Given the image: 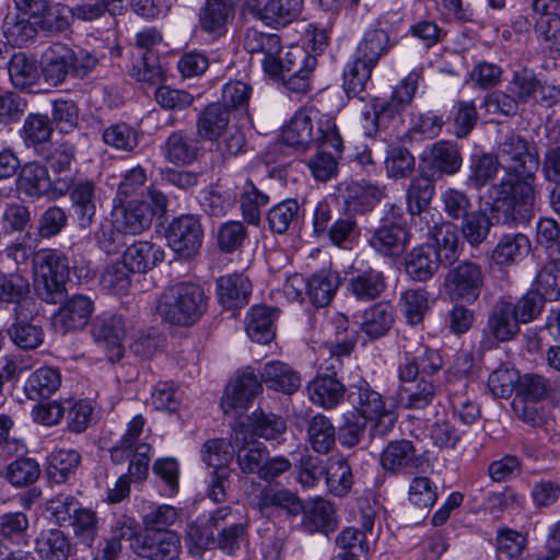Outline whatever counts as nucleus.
Masks as SVG:
<instances>
[{
  "instance_id": "nucleus-1",
  "label": "nucleus",
  "mask_w": 560,
  "mask_h": 560,
  "mask_svg": "<svg viewBox=\"0 0 560 560\" xmlns=\"http://www.w3.org/2000/svg\"><path fill=\"white\" fill-rule=\"evenodd\" d=\"M497 159L505 174L499 184L488 190L492 207L500 202L511 211L504 222H525L532 215L535 201V174L539 167V156L520 135L510 132L499 144Z\"/></svg>"
},
{
  "instance_id": "nucleus-2",
  "label": "nucleus",
  "mask_w": 560,
  "mask_h": 560,
  "mask_svg": "<svg viewBox=\"0 0 560 560\" xmlns=\"http://www.w3.org/2000/svg\"><path fill=\"white\" fill-rule=\"evenodd\" d=\"M282 140L289 147L305 151L313 144L330 148L336 152L343 149L342 138L336 120L315 109H300L282 129Z\"/></svg>"
},
{
  "instance_id": "nucleus-3",
  "label": "nucleus",
  "mask_w": 560,
  "mask_h": 560,
  "mask_svg": "<svg viewBox=\"0 0 560 560\" xmlns=\"http://www.w3.org/2000/svg\"><path fill=\"white\" fill-rule=\"evenodd\" d=\"M207 310V296L199 284L180 282L167 288L156 303L158 314L166 322L189 326Z\"/></svg>"
},
{
  "instance_id": "nucleus-4",
  "label": "nucleus",
  "mask_w": 560,
  "mask_h": 560,
  "mask_svg": "<svg viewBox=\"0 0 560 560\" xmlns=\"http://www.w3.org/2000/svg\"><path fill=\"white\" fill-rule=\"evenodd\" d=\"M275 70L262 68L272 79L280 80L285 88L295 94H305L311 89V77L317 60L301 46H290L285 51L271 56Z\"/></svg>"
},
{
  "instance_id": "nucleus-5",
  "label": "nucleus",
  "mask_w": 560,
  "mask_h": 560,
  "mask_svg": "<svg viewBox=\"0 0 560 560\" xmlns=\"http://www.w3.org/2000/svg\"><path fill=\"white\" fill-rule=\"evenodd\" d=\"M36 273V291L47 303H59L66 293V282L69 279L67 257L57 249L38 250L33 258Z\"/></svg>"
},
{
  "instance_id": "nucleus-6",
  "label": "nucleus",
  "mask_w": 560,
  "mask_h": 560,
  "mask_svg": "<svg viewBox=\"0 0 560 560\" xmlns=\"http://www.w3.org/2000/svg\"><path fill=\"white\" fill-rule=\"evenodd\" d=\"M347 399L365 421H374L373 436H385L394 428L396 416L387 408L381 394L368 383L351 386Z\"/></svg>"
},
{
  "instance_id": "nucleus-7",
  "label": "nucleus",
  "mask_w": 560,
  "mask_h": 560,
  "mask_svg": "<svg viewBox=\"0 0 560 560\" xmlns=\"http://www.w3.org/2000/svg\"><path fill=\"white\" fill-rule=\"evenodd\" d=\"M483 268L471 260H462L448 269L444 278V291L455 302H476L485 285Z\"/></svg>"
},
{
  "instance_id": "nucleus-8",
  "label": "nucleus",
  "mask_w": 560,
  "mask_h": 560,
  "mask_svg": "<svg viewBox=\"0 0 560 560\" xmlns=\"http://www.w3.org/2000/svg\"><path fill=\"white\" fill-rule=\"evenodd\" d=\"M71 185L72 176L66 174L51 182L47 168L37 163L25 164L16 180L19 192L33 200L47 196L49 192L54 197L63 196L69 191Z\"/></svg>"
},
{
  "instance_id": "nucleus-9",
  "label": "nucleus",
  "mask_w": 560,
  "mask_h": 560,
  "mask_svg": "<svg viewBox=\"0 0 560 560\" xmlns=\"http://www.w3.org/2000/svg\"><path fill=\"white\" fill-rule=\"evenodd\" d=\"M380 463L385 471L393 475L415 474L429 466L427 452L406 439L387 443L381 453Z\"/></svg>"
},
{
  "instance_id": "nucleus-10",
  "label": "nucleus",
  "mask_w": 560,
  "mask_h": 560,
  "mask_svg": "<svg viewBox=\"0 0 560 560\" xmlns=\"http://www.w3.org/2000/svg\"><path fill=\"white\" fill-rule=\"evenodd\" d=\"M245 8L256 19L271 27L287 26L303 12V0H246Z\"/></svg>"
},
{
  "instance_id": "nucleus-11",
  "label": "nucleus",
  "mask_w": 560,
  "mask_h": 560,
  "mask_svg": "<svg viewBox=\"0 0 560 560\" xmlns=\"http://www.w3.org/2000/svg\"><path fill=\"white\" fill-rule=\"evenodd\" d=\"M203 238V230L197 217L187 214L174 219L166 231L170 247L184 258L198 253Z\"/></svg>"
},
{
  "instance_id": "nucleus-12",
  "label": "nucleus",
  "mask_w": 560,
  "mask_h": 560,
  "mask_svg": "<svg viewBox=\"0 0 560 560\" xmlns=\"http://www.w3.org/2000/svg\"><path fill=\"white\" fill-rule=\"evenodd\" d=\"M135 552L150 560H174L182 550L180 537L174 530H144L131 544Z\"/></svg>"
},
{
  "instance_id": "nucleus-13",
  "label": "nucleus",
  "mask_w": 560,
  "mask_h": 560,
  "mask_svg": "<svg viewBox=\"0 0 560 560\" xmlns=\"http://www.w3.org/2000/svg\"><path fill=\"white\" fill-rule=\"evenodd\" d=\"M126 323L119 315L104 313L96 317L92 326V336L107 353L109 361L122 358L125 352Z\"/></svg>"
},
{
  "instance_id": "nucleus-14",
  "label": "nucleus",
  "mask_w": 560,
  "mask_h": 560,
  "mask_svg": "<svg viewBox=\"0 0 560 560\" xmlns=\"http://www.w3.org/2000/svg\"><path fill=\"white\" fill-rule=\"evenodd\" d=\"M233 454H235L240 470L246 475L258 476L269 455L267 446L254 439L253 435H248L245 431V424L242 422L233 429Z\"/></svg>"
},
{
  "instance_id": "nucleus-15",
  "label": "nucleus",
  "mask_w": 560,
  "mask_h": 560,
  "mask_svg": "<svg viewBox=\"0 0 560 560\" xmlns=\"http://www.w3.org/2000/svg\"><path fill=\"white\" fill-rule=\"evenodd\" d=\"M443 366V359L438 350L418 345L404 346V357L398 365L399 381H412L419 374L433 375Z\"/></svg>"
},
{
  "instance_id": "nucleus-16",
  "label": "nucleus",
  "mask_w": 560,
  "mask_h": 560,
  "mask_svg": "<svg viewBox=\"0 0 560 560\" xmlns=\"http://www.w3.org/2000/svg\"><path fill=\"white\" fill-rule=\"evenodd\" d=\"M261 392V382L253 372H244L231 382L224 390L221 407L225 415L241 416Z\"/></svg>"
},
{
  "instance_id": "nucleus-17",
  "label": "nucleus",
  "mask_w": 560,
  "mask_h": 560,
  "mask_svg": "<svg viewBox=\"0 0 560 560\" xmlns=\"http://www.w3.org/2000/svg\"><path fill=\"white\" fill-rule=\"evenodd\" d=\"M261 392V382L253 372H244L231 382L224 390L221 407L225 415L241 416Z\"/></svg>"
},
{
  "instance_id": "nucleus-18",
  "label": "nucleus",
  "mask_w": 560,
  "mask_h": 560,
  "mask_svg": "<svg viewBox=\"0 0 560 560\" xmlns=\"http://www.w3.org/2000/svg\"><path fill=\"white\" fill-rule=\"evenodd\" d=\"M112 220L114 228L122 234L138 235L151 226L153 213L144 201H129L122 203L121 199H114Z\"/></svg>"
},
{
  "instance_id": "nucleus-19",
  "label": "nucleus",
  "mask_w": 560,
  "mask_h": 560,
  "mask_svg": "<svg viewBox=\"0 0 560 560\" xmlns=\"http://www.w3.org/2000/svg\"><path fill=\"white\" fill-rule=\"evenodd\" d=\"M74 50L63 44H54L43 55L42 77L50 86H59L72 73Z\"/></svg>"
},
{
  "instance_id": "nucleus-20",
  "label": "nucleus",
  "mask_w": 560,
  "mask_h": 560,
  "mask_svg": "<svg viewBox=\"0 0 560 560\" xmlns=\"http://www.w3.org/2000/svg\"><path fill=\"white\" fill-rule=\"evenodd\" d=\"M93 310L94 303L89 296L75 294L55 314L52 325L61 334L81 329L89 323Z\"/></svg>"
},
{
  "instance_id": "nucleus-21",
  "label": "nucleus",
  "mask_w": 560,
  "mask_h": 560,
  "mask_svg": "<svg viewBox=\"0 0 560 560\" xmlns=\"http://www.w3.org/2000/svg\"><path fill=\"white\" fill-rule=\"evenodd\" d=\"M217 298L225 310H238L249 303L252 283L242 273H230L218 278L215 282Z\"/></svg>"
},
{
  "instance_id": "nucleus-22",
  "label": "nucleus",
  "mask_w": 560,
  "mask_h": 560,
  "mask_svg": "<svg viewBox=\"0 0 560 560\" xmlns=\"http://www.w3.org/2000/svg\"><path fill=\"white\" fill-rule=\"evenodd\" d=\"M384 197L383 189L365 182H351L341 189V198L349 212L364 214Z\"/></svg>"
},
{
  "instance_id": "nucleus-23",
  "label": "nucleus",
  "mask_w": 560,
  "mask_h": 560,
  "mask_svg": "<svg viewBox=\"0 0 560 560\" xmlns=\"http://www.w3.org/2000/svg\"><path fill=\"white\" fill-rule=\"evenodd\" d=\"M69 191L78 225L81 229H88L93 223L96 214V186L94 182L90 179H82L74 183L72 178V185Z\"/></svg>"
},
{
  "instance_id": "nucleus-24",
  "label": "nucleus",
  "mask_w": 560,
  "mask_h": 560,
  "mask_svg": "<svg viewBox=\"0 0 560 560\" xmlns=\"http://www.w3.org/2000/svg\"><path fill=\"white\" fill-rule=\"evenodd\" d=\"M8 74L12 86L22 92H33L42 78L37 60L19 51L11 56L8 63Z\"/></svg>"
},
{
  "instance_id": "nucleus-25",
  "label": "nucleus",
  "mask_w": 560,
  "mask_h": 560,
  "mask_svg": "<svg viewBox=\"0 0 560 560\" xmlns=\"http://www.w3.org/2000/svg\"><path fill=\"white\" fill-rule=\"evenodd\" d=\"M409 243V233L397 223L385 222L369 238V245L382 256H398Z\"/></svg>"
},
{
  "instance_id": "nucleus-26",
  "label": "nucleus",
  "mask_w": 560,
  "mask_h": 560,
  "mask_svg": "<svg viewBox=\"0 0 560 560\" xmlns=\"http://www.w3.org/2000/svg\"><path fill=\"white\" fill-rule=\"evenodd\" d=\"M234 14L232 3L224 0H207L199 12V26L212 38H219L226 33V25L233 20Z\"/></svg>"
},
{
  "instance_id": "nucleus-27",
  "label": "nucleus",
  "mask_w": 560,
  "mask_h": 560,
  "mask_svg": "<svg viewBox=\"0 0 560 560\" xmlns=\"http://www.w3.org/2000/svg\"><path fill=\"white\" fill-rule=\"evenodd\" d=\"M230 116V109L220 102L207 105L197 117V135L206 141H218L229 127Z\"/></svg>"
},
{
  "instance_id": "nucleus-28",
  "label": "nucleus",
  "mask_w": 560,
  "mask_h": 560,
  "mask_svg": "<svg viewBox=\"0 0 560 560\" xmlns=\"http://www.w3.org/2000/svg\"><path fill=\"white\" fill-rule=\"evenodd\" d=\"M269 389L292 395L301 386L300 374L281 361L266 363L260 372V381Z\"/></svg>"
},
{
  "instance_id": "nucleus-29",
  "label": "nucleus",
  "mask_w": 560,
  "mask_h": 560,
  "mask_svg": "<svg viewBox=\"0 0 560 560\" xmlns=\"http://www.w3.org/2000/svg\"><path fill=\"white\" fill-rule=\"evenodd\" d=\"M310 399L324 409L337 407L345 398L346 388L335 376L318 374L307 385Z\"/></svg>"
},
{
  "instance_id": "nucleus-30",
  "label": "nucleus",
  "mask_w": 560,
  "mask_h": 560,
  "mask_svg": "<svg viewBox=\"0 0 560 560\" xmlns=\"http://www.w3.org/2000/svg\"><path fill=\"white\" fill-rule=\"evenodd\" d=\"M301 528L307 534H328L336 527L335 510L332 504L322 498L303 506Z\"/></svg>"
},
{
  "instance_id": "nucleus-31",
  "label": "nucleus",
  "mask_w": 560,
  "mask_h": 560,
  "mask_svg": "<svg viewBox=\"0 0 560 560\" xmlns=\"http://www.w3.org/2000/svg\"><path fill=\"white\" fill-rule=\"evenodd\" d=\"M35 551L42 560H68L73 546L62 530L51 528L40 532L35 539Z\"/></svg>"
},
{
  "instance_id": "nucleus-32",
  "label": "nucleus",
  "mask_w": 560,
  "mask_h": 560,
  "mask_svg": "<svg viewBox=\"0 0 560 560\" xmlns=\"http://www.w3.org/2000/svg\"><path fill=\"white\" fill-rule=\"evenodd\" d=\"M520 325L511 302L503 299L497 301L488 317V328L492 336L498 341L511 340L518 334Z\"/></svg>"
},
{
  "instance_id": "nucleus-33",
  "label": "nucleus",
  "mask_w": 560,
  "mask_h": 560,
  "mask_svg": "<svg viewBox=\"0 0 560 560\" xmlns=\"http://www.w3.org/2000/svg\"><path fill=\"white\" fill-rule=\"evenodd\" d=\"M165 258L162 247L151 242H136L130 245L122 256V264L133 272H145L152 269Z\"/></svg>"
},
{
  "instance_id": "nucleus-34",
  "label": "nucleus",
  "mask_w": 560,
  "mask_h": 560,
  "mask_svg": "<svg viewBox=\"0 0 560 560\" xmlns=\"http://www.w3.org/2000/svg\"><path fill=\"white\" fill-rule=\"evenodd\" d=\"M394 320V307L387 302H378L363 312L361 330L370 339H378L389 332Z\"/></svg>"
},
{
  "instance_id": "nucleus-35",
  "label": "nucleus",
  "mask_w": 560,
  "mask_h": 560,
  "mask_svg": "<svg viewBox=\"0 0 560 560\" xmlns=\"http://www.w3.org/2000/svg\"><path fill=\"white\" fill-rule=\"evenodd\" d=\"M61 385L58 370L44 366L35 370L24 384V393L31 400L46 399L52 396Z\"/></svg>"
},
{
  "instance_id": "nucleus-36",
  "label": "nucleus",
  "mask_w": 560,
  "mask_h": 560,
  "mask_svg": "<svg viewBox=\"0 0 560 560\" xmlns=\"http://www.w3.org/2000/svg\"><path fill=\"white\" fill-rule=\"evenodd\" d=\"M339 285L337 271L322 269L308 279L307 296L314 306L325 307L334 299Z\"/></svg>"
},
{
  "instance_id": "nucleus-37",
  "label": "nucleus",
  "mask_w": 560,
  "mask_h": 560,
  "mask_svg": "<svg viewBox=\"0 0 560 560\" xmlns=\"http://www.w3.org/2000/svg\"><path fill=\"white\" fill-rule=\"evenodd\" d=\"M164 158L175 165H189L198 156V141L183 131L172 132L162 147Z\"/></svg>"
},
{
  "instance_id": "nucleus-38",
  "label": "nucleus",
  "mask_w": 560,
  "mask_h": 560,
  "mask_svg": "<svg viewBox=\"0 0 560 560\" xmlns=\"http://www.w3.org/2000/svg\"><path fill=\"white\" fill-rule=\"evenodd\" d=\"M401 108L392 101L375 100L371 109L363 112L362 128L368 137H376L395 120Z\"/></svg>"
},
{
  "instance_id": "nucleus-39",
  "label": "nucleus",
  "mask_w": 560,
  "mask_h": 560,
  "mask_svg": "<svg viewBox=\"0 0 560 560\" xmlns=\"http://www.w3.org/2000/svg\"><path fill=\"white\" fill-rule=\"evenodd\" d=\"M277 310L267 306L252 307L246 318V332L258 343H268L275 337L273 322Z\"/></svg>"
},
{
  "instance_id": "nucleus-40",
  "label": "nucleus",
  "mask_w": 560,
  "mask_h": 560,
  "mask_svg": "<svg viewBox=\"0 0 560 560\" xmlns=\"http://www.w3.org/2000/svg\"><path fill=\"white\" fill-rule=\"evenodd\" d=\"M530 250V241L523 233L504 234L492 252L497 265L508 266L525 257Z\"/></svg>"
},
{
  "instance_id": "nucleus-41",
  "label": "nucleus",
  "mask_w": 560,
  "mask_h": 560,
  "mask_svg": "<svg viewBox=\"0 0 560 560\" xmlns=\"http://www.w3.org/2000/svg\"><path fill=\"white\" fill-rule=\"evenodd\" d=\"M439 268L434 248L421 245L413 248L405 259L406 272L416 281H427L433 277Z\"/></svg>"
},
{
  "instance_id": "nucleus-42",
  "label": "nucleus",
  "mask_w": 560,
  "mask_h": 560,
  "mask_svg": "<svg viewBox=\"0 0 560 560\" xmlns=\"http://www.w3.org/2000/svg\"><path fill=\"white\" fill-rule=\"evenodd\" d=\"M244 48L250 54H262V68L275 70L271 56L280 52L281 38L278 34L262 33L256 28H249L244 36Z\"/></svg>"
},
{
  "instance_id": "nucleus-43",
  "label": "nucleus",
  "mask_w": 560,
  "mask_h": 560,
  "mask_svg": "<svg viewBox=\"0 0 560 560\" xmlns=\"http://www.w3.org/2000/svg\"><path fill=\"white\" fill-rule=\"evenodd\" d=\"M394 45L385 30H370L364 34L353 56L375 67L381 57L387 54Z\"/></svg>"
},
{
  "instance_id": "nucleus-44",
  "label": "nucleus",
  "mask_w": 560,
  "mask_h": 560,
  "mask_svg": "<svg viewBox=\"0 0 560 560\" xmlns=\"http://www.w3.org/2000/svg\"><path fill=\"white\" fill-rule=\"evenodd\" d=\"M385 289L383 272L372 268L352 276L349 281V291L360 301L375 300Z\"/></svg>"
},
{
  "instance_id": "nucleus-45",
  "label": "nucleus",
  "mask_w": 560,
  "mask_h": 560,
  "mask_svg": "<svg viewBox=\"0 0 560 560\" xmlns=\"http://www.w3.org/2000/svg\"><path fill=\"white\" fill-rule=\"evenodd\" d=\"M257 506L264 514L272 508L285 511L289 516H296L303 511V504L299 497L287 489H264L258 498Z\"/></svg>"
},
{
  "instance_id": "nucleus-46",
  "label": "nucleus",
  "mask_w": 560,
  "mask_h": 560,
  "mask_svg": "<svg viewBox=\"0 0 560 560\" xmlns=\"http://www.w3.org/2000/svg\"><path fill=\"white\" fill-rule=\"evenodd\" d=\"M401 399L408 409H424L436 396V387L424 377L412 381H400Z\"/></svg>"
},
{
  "instance_id": "nucleus-47",
  "label": "nucleus",
  "mask_w": 560,
  "mask_h": 560,
  "mask_svg": "<svg viewBox=\"0 0 560 560\" xmlns=\"http://www.w3.org/2000/svg\"><path fill=\"white\" fill-rule=\"evenodd\" d=\"M307 441L318 454L329 453L336 444V430L331 421L317 413L307 422Z\"/></svg>"
},
{
  "instance_id": "nucleus-48",
  "label": "nucleus",
  "mask_w": 560,
  "mask_h": 560,
  "mask_svg": "<svg viewBox=\"0 0 560 560\" xmlns=\"http://www.w3.org/2000/svg\"><path fill=\"white\" fill-rule=\"evenodd\" d=\"M38 26L31 22L25 14L9 13L3 21V34L7 40L14 46L23 47L32 43L37 35Z\"/></svg>"
},
{
  "instance_id": "nucleus-49",
  "label": "nucleus",
  "mask_w": 560,
  "mask_h": 560,
  "mask_svg": "<svg viewBox=\"0 0 560 560\" xmlns=\"http://www.w3.org/2000/svg\"><path fill=\"white\" fill-rule=\"evenodd\" d=\"M463 164V158L455 143L435 142L430 150V167L441 174L454 175Z\"/></svg>"
},
{
  "instance_id": "nucleus-50",
  "label": "nucleus",
  "mask_w": 560,
  "mask_h": 560,
  "mask_svg": "<svg viewBox=\"0 0 560 560\" xmlns=\"http://www.w3.org/2000/svg\"><path fill=\"white\" fill-rule=\"evenodd\" d=\"M374 66L368 65L362 59L353 56V60L348 62L343 70V90L349 97L364 98L362 93L365 91L370 81Z\"/></svg>"
},
{
  "instance_id": "nucleus-51",
  "label": "nucleus",
  "mask_w": 560,
  "mask_h": 560,
  "mask_svg": "<svg viewBox=\"0 0 560 560\" xmlns=\"http://www.w3.org/2000/svg\"><path fill=\"white\" fill-rule=\"evenodd\" d=\"M535 287L545 300L560 299V258L548 257L538 270Z\"/></svg>"
},
{
  "instance_id": "nucleus-52",
  "label": "nucleus",
  "mask_w": 560,
  "mask_h": 560,
  "mask_svg": "<svg viewBox=\"0 0 560 560\" xmlns=\"http://www.w3.org/2000/svg\"><path fill=\"white\" fill-rule=\"evenodd\" d=\"M131 77L148 85H158L164 81V71L154 51H143L133 56Z\"/></svg>"
},
{
  "instance_id": "nucleus-53",
  "label": "nucleus",
  "mask_w": 560,
  "mask_h": 560,
  "mask_svg": "<svg viewBox=\"0 0 560 560\" xmlns=\"http://www.w3.org/2000/svg\"><path fill=\"white\" fill-rule=\"evenodd\" d=\"M269 196L259 190L256 185L247 179L242 186L240 205L244 220L253 225L260 221V209L269 203Z\"/></svg>"
},
{
  "instance_id": "nucleus-54",
  "label": "nucleus",
  "mask_w": 560,
  "mask_h": 560,
  "mask_svg": "<svg viewBox=\"0 0 560 560\" xmlns=\"http://www.w3.org/2000/svg\"><path fill=\"white\" fill-rule=\"evenodd\" d=\"M28 280L18 272L0 273V303L14 304L21 308L28 300Z\"/></svg>"
},
{
  "instance_id": "nucleus-55",
  "label": "nucleus",
  "mask_w": 560,
  "mask_h": 560,
  "mask_svg": "<svg viewBox=\"0 0 560 560\" xmlns=\"http://www.w3.org/2000/svg\"><path fill=\"white\" fill-rule=\"evenodd\" d=\"M81 456L74 450H55L48 457L47 474L56 483H62L67 480L80 464Z\"/></svg>"
},
{
  "instance_id": "nucleus-56",
  "label": "nucleus",
  "mask_w": 560,
  "mask_h": 560,
  "mask_svg": "<svg viewBox=\"0 0 560 560\" xmlns=\"http://www.w3.org/2000/svg\"><path fill=\"white\" fill-rule=\"evenodd\" d=\"M300 218V205L295 199H287L272 207L267 214L270 230L277 234H283L290 228L298 225Z\"/></svg>"
},
{
  "instance_id": "nucleus-57",
  "label": "nucleus",
  "mask_w": 560,
  "mask_h": 560,
  "mask_svg": "<svg viewBox=\"0 0 560 560\" xmlns=\"http://www.w3.org/2000/svg\"><path fill=\"white\" fill-rule=\"evenodd\" d=\"M435 192L434 182L427 175L415 177L406 191L408 213H415L429 208Z\"/></svg>"
},
{
  "instance_id": "nucleus-58",
  "label": "nucleus",
  "mask_w": 560,
  "mask_h": 560,
  "mask_svg": "<svg viewBox=\"0 0 560 560\" xmlns=\"http://www.w3.org/2000/svg\"><path fill=\"white\" fill-rule=\"evenodd\" d=\"M399 305L408 324H420L429 312V293L424 289H408L399 299Z\"/></svg>"
},
{
  "instance_id": "nucleus-59",
  "label": "nucleus",
  "mask_w": 560,
  "mask_h": 560,
  "mask_svg": "<svg viewBox=\"0 0 560 560\" xmlns=\"http://www.w3.org/2000/svg\"><path fill=\"white\" fill-rule=\"evenodd\" d=\"M102 140L117 151L132 152L139 144V133L126 122H116L103 130Z\"/></svg>"
},
{
  "instance_id": "nucleus-60",
  "label": "nucleus",
  "mask_w": 560,
  "mask_h": 560,
  "mask_svg": "<svg viewBox=\"0 0 560 560\" xmlns=\"http://www.w3.org/2000/svg\"><path fill=\"white\" fill-rule=\"evenodd\" d=\"M35 20L42 31L59 34L69 30L73 18L71 8L62 4L49 5L48 1L44 12L35 16Z\"/></svg>"
},
{
  "instance_id": "nucleus-61",
  "label": "nucleus",
  "mask_w": 560,
  "mask_h": 560,
  "mask_svg": "<svg viewBox=\"0 0 560 560\" xmlns=\"http://www.w3.org/2000/svg\"><path fill=\"white\" fill-rule=\"evenodd\" d=\"M40 475L38 463L30 457H20L10 463L3 477L14 487L23 488L34 483Z\"/></svg>"
},
{
  "instance_id": "nucleus-62",
  "label": "nucleus",
  "mask_w": 560,
  "mask_h": 560,
  "mask_svg": "<svg viewBox=\"0 0 560 560\" xmlns=\"http://www.w3.org/2000/svg\"><path fill=\"white\" fill-rule=\"evenodd\" d=\"M325 474L327 488L334 495L343 497L351 490L353 476L345 458L332 459Z\"/></svg>"
},
{
  "instance_id": "nucleus-63",
  "label": "nucleus",
  "mask_w": 560,
  "mask_h": 560,
  "mask_svg": "<svg viewBox=\"0 0 560 560\" xmlns=\"http://www.w3.org/2000/svg\"><path fill=\"white\" fill-rule=\"evenodd\" d=\"M234 443L225 439H210L201 448V458L203 463L212 467L213 470L229 467L232 460Z\"/></svg>"
},
{
  "instance_id": "nucleus-64",
  "label": "nucleus",
  "mask_w": 560,
  "mask_h": 560,
  "mask_svg": "<svg viewBox=\"0 0 560 560\" xmlns=\"http://www.w3.org/2000/svg\"><path fill=\"white\" fill-rule=\"evenodd\" d=\"M69 524L74 536L84 545L92 546L98 536V518L92 509L80 506Z\"/></svg>"
}]
</instances>
